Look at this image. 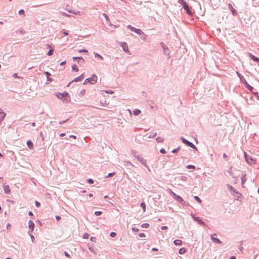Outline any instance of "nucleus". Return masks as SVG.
<instances>
[{"label":"nucleus","instance_id":"obj_9","mask_svg":"<svg viewBox=\"0 0 259 259\" xmlns=\"http://www.w3.org/2000/svg\"><path fill=\"white\" fill-rule=\"evenodd\" d=\"M216 236H217V235L215 233L211 235V239L212 241L214 243H216L218 244H221L222 243L221 241L219 238L214 237Z\"/></svg>","mask_w":259,"mask_h":259},{"label":"nucleus","instance_id":"obj_37","mask_svg":"<svg viewBox=\"0 0 259 259\" xmlns=\"http://www.w3.org/2000/svg\"><path fill=\"white\" fill-rule=\"evenodd\" d=\"M5 116H6V114L5 113L0 115V122H1L4 120V119L5 117Z\"/></svg>","mask_w":259,"mask_h":259},{"label":"nucleus","instance_id":"obj_53","mask_svg":"<svg viewBox=\"0 0 259 259\" xmlns=\"http://www.w3.org/2000/svg\"><path fill=\"white\" fill-rule=\"evenodd\" d=\"M64 254L66 257H70V255L66 251H64Z\"/></svg>","mask_w":259,"mask_h":259},{"label":"nucleus","instance_id":"obj_29","mask_svg":"<svg viewBox=\"0 0 259 259\" xmlns=\"http://www.w3.org/2000/svg\"><path fill=\"white\" fill-rule=\"evenodd\" d=\"M140 206L143 208V212H145L146 210V204L144 202H142L140 204Z\"/></svg>","mask_w":259,"mask_h":259},{"label":"nucleus","instance_id":"obj_60","mask_svg":"<svg viewBox=\"0 0 259 259\" xmlns=\"http://www.w3.org/2000/svg\"><path fill=\"white\" fill-rule=\"evenodd\" d=\"M167 229V227L166 226H162L161 227V229L162 230H166Z\"/></svg>","mask_w":259,"mask_h":259},{"label":"nucleus","instance_id":"obj_57","mask_svg":"<svg viewBox=\"0 0 259 259\" xmlns=\"http://www.w3.org/2000/svg\"><path fill=\"white\" fill-rule=\"evenodd\" d=\"M68 120V119H66V120H63V121H59V124H63V123H65V122H66Z\"/></svg>","mask_w":259,"mask_h":259},{"label":"nucleus","instance_id":"obj_61","mask_svg":"<svg viewBox=\"0 0 259 259\" xmlns=\"http://www.w3.org/2000/svg\"><path fill=\"white\" fill-rule=\"evenodd\" d=\"M96 237H91V238H90V240H91L92 241H94V242L96 241Z\"/></svg>","mask_w":259,"mask_h":259},{"label":"nucleus","instance_id":"obj_59","mask_svg":"<svg viewBox=\"0 0 259 259\" xmlns=\"http://www.w3.org/2000/svg\"><path fill=\"white\" fill-rule=\"evenodd\" d=\"M231 169V168H230L229 170H228L227 172L229 173L230 176H232V172Z\"/></svg>","mask_w":259,"mask_h":259},{"label":"nucleus","instance_id":"obj_52","mask_svg":"<svg viewBox=\"0 0 259 259\" xmlns=\"http://www.w3.org/2000/svg\"><path fill=\"white\" fill-rule=\"evenodd\" d=\"M181 180L183 181H186L187 180V178L185 176H182L181 177Z\"/></svg>","mask_w":259,"mask_h":259},{"label":"nucleus","instance_id":"obj_16","mask_svg":"<svg viewBox=\"0 0 259 259\" xmlns=\"http://www.w3.org/2000/svg\"><path fill=\"white\" fill-rule=\"evenodd\" d=\"M27 145L30 149H32L33 148V144L31 140H28L27 141Z\"/></svg>","mask_w":259,"mask_h":259},{"label":"nucleus","instance_id":"obj_58","mask_svg":"<svg viewBox=\"0 0 259 259\" xmlns=\"http://www.w3.org/2000/svg\"><path fill=\"white\" fill-rule=\"evenodd\" d=\"M103 15L104 16V17L106 18V19L107 20L108 19H109V17L108 16V15L107 14H106L105 13H103Z\"/></svg>","mask_w":259,"mask_h":259},{"label":"nucleus","instance_id":"obj_55","mask_svg":"<svg viewBox=\"0 0 259 259\" xmlns=\"http://www.w3.org/2000/svg\"><path fill=\"white\" fill-rule=\"evenodd\" d=\"M69 137L70 138L74 139H76V136H74V135H72L69 136Z\"/></svg>","mask_w":259,"mask_h":259},{"label":"nucleus","instance_id":"obj_3","mask_svg":"<svg viewBox=\"0 0 259 259\" xmlns=\"http://www.w3.org/2000/svg\"><path fill=\"white\" fill-rule=\"evenodd\" d=\"M97 76L96 74H93L91 77L87 78L83 82V84H86L88 83H90L94 84L97 82Z\"/></svg>","mask_w":259,"mask_h":259},{"label":"nucleus","instance_id":"obj_39","mask_svg":"<svg viewBox=\"0 0 259 259\" xmlns=\"http://www.w3.org/2000/svg\"><path fill=\"white\" fill-rule=\"evenodd\" d=\"M170 194L172 196V197L175 199L176 198V196H177L178 195H177L176 193L173 192L171 190H170Z\"/></svg>","mask_w":259,"mask_h":259},{"label":"nucleus","instance_id":"obj_47","mask_svg":"<svg viewBox=\"0 0 259 259\" xmlns=\"http://www.w3.org/2000/svg\"><path fill=\"white\" fill-rule=\"evenodd\" d=\"M160 152L162 154H165L166 153V151L163 148H161L160 150Z\"/></svg>","mask_w":259,"mask_h":259},{"label":"nucleus","instance_id":"obj_1","mask_svg":"<svg viewBox=\"0 0 259 259\" xmlns=\"http://www.w3.org/2000/svg\"><path fill=\"white\" fill-rule=\"evenodd\" d=\"M56 96L58 99L63 101H65L67 103H69L70 102V96L67 92H65L63 93H58L56 94Z\"/></svg>","mask_w":259,"mask_h":259},{"label":"nucleus","instance_id":"obj_22","mask_svg":"<svg viewBox=\"0 0 259 259\" xmlns=\"http://www.w3.org/2000/svg\"><path fill=\"white\" fill-rule=\"evenodd\" d=\"M174 243L175 244V245L178 246V245H181L182 244V242L181 240L177 239L174 241Z\"/></svg>","mask_w":259,"mask_h":259},{"label":"nucleus","instance_id":"obj_14","mask_svg":"<svg viewBox=\"0 0 259 259\" xmlns=\"http://www.w3.org/2000/svg\"><path fill=\"white\" fill-rule=\"evenodd\" d=\"M28 227L29 229L31 230V231L32 232L34 228V224L31 220L29 221Z\"/></svg>","mask_w":259,"mask_h":259},{"label":"nucleus","instance_id":"obj_20","mask_svg":"<svg viewBox=\"0 0 259 259\" xmlns=\"http://www.w3.org/2000/svg\"><path fill=\"white\" fill-rule=\"evenodd\" d=\"M4 190L5 193H9L10 192V188L9 185L5 186L4 187Z\"/></svg>","mask_w":259,"mask_h":259},{"label":"nucleus","instance_id":"obj_30","mask_svg":"<svg viewBox=\"0 0 259 259\" xmlns=\"http://www.w3.org/2000/svg\"><path fill=\"white\" fill-rule=\"evenodd\" d=\"M150 225L148 223H144L141 225V227L143 228H148Z\"/></svg>","mask_w":259,"mask_h":259},{"label":"nucleus","instance_id":"obj_44","mask_svg":"<svg viewBox=\"0 0 259 259\" xmlns=\"http://www.w3.org/2000/svg\"><path fill=\"white\" fill-rule=\"evenodd\" d=\"M78 52L79 53H87L88 52V51L87 50V49H82V50H79L78 51Z\"/></svg>","mask_w":259,"mask_h":259},{"label":"nucleus","instance_id":"obj_28","mask_svg":"<svg viewBox=\"0 0 259 259\" xmlns=\"http://www.w3.org/2000/svg\"><path fill=\"white\" fill-rule=\"evenodd\" d=\"M136 33L140 35H144V33L140 29L137 28Z\"/></svg>","mask_w":259,"mask_h":259},{"label":"nucleus","instance_id":"obj_13","mask_svg":"<svg viewBox=\"0 0 259 259\" xmlns=\"http://www.w3.org/2000/svg\"><path fill=\"white\" fill-rule=\"evenodd\" d=\"M175 200L181 203L182 205H185L186 202L183 200V198L179 195L176 196Z\"/></svg>","mask_w":259,"mask_h":259},{"label":"nucleus","instance_id":"obj_21","mask_svg":"<svg viewBox=\"0 0 259 259\" xmlns=\"http://www.w3.org/2000/svg\"><path fill=\"white\" fill-rule=\"evenodd\" d=\"M127 28L136 33L137 28L134 27L133 26L128 25L127 26Z\"/></svg>","mask_w":259,"mask_h":259},{"label":"nucleus","instance_id":"obj_46","mask_svg":"<svg viewBox=\"0 0 259 259\" xmlns=\"http://www.w3.org/2000/svg\"><path fill=\"white\" fill-rule=\"evenodd\" d=\"M68 12L70 13L73 14H76L77 13L76 12H75L74 11L71 10H68Z\"/></svg>","mask_w":259,"mask_h":259},{"label":"nucleus","instance_id":"obj_23","mask_svg":"<svg viewBox=\"0 0 259 259\" xmlns=\"http://www.w3.org/2000/svg\"><path fill=\"white\" fill-rule=\"evenodd\" d=\"M141 113V110H139V109H135L134 111H133V114L135 115H138L139 114H140Z\"/></svg>","mask_w":259,"mask_h":259},{"label":"nucleus","instance_id":"obj_40","mask_svg":"<svg viewBox=\"0 0 259 259\" xmlns=\"http://www.w3.org/2000/svg\"><path fill=\"white\" fill-rule=\"evenodd\" d=\"M19 14L20 15H24V13H25V11L23 9H21L19 11V12H18Z\"/></svg>","mask_w":259,"mask_h":259},{"label":"nucleus","instance_id":"obj_5","mask_svg":"<svg viewBox=\"0 0 259 259\" xmlns=\"http://www.w3.org/2000/svg\"><path fill=\"white\" fill-rule=\"evenodd\" d=\"M181 139L183 143L186 144L187 146L192 148V149L197 150V147L191 142L185 139L183 137H181Z\"/></svg>","mask_w":259,"mask_h":259},{"label":"nucleus","instance_id":"obj_49","mask_svg":"<svg viewBox=\"0 0 259 259\" xmlns=\"http://www.w3.org/2000/svg\"><path fill=\"white\" fill-rule=\"evenodd\" d=\"M245 176H243V177H242L241 178V182H242V184H243L245 181H246V179L245 178Z\"/></svg>","mask_w":259,"mask_h":259},{"label":"nucleus","instance_id":"obj_26","mask_svg":"<svg viewBox=\"0 0 259 259\" xmlns=\"http://www.w3.org/2000/svg\"><path fill=\"white\" fill-rule=\"evenodd\" d=\"M179 252L180 254H183L186 252V249L185 248L183 247L179 249Z\"/></svg>","mask_w":259,"mask_h":259},{"label":"nucleus","instance_id":"obj_24","mask_svg":"<svg viewBox=\"0 0 259 259\" xmlns=\"http://www.w3.org/2000/svg\"><path fill=\"white\" fill-rule=\"evenodd\" d=\"M156 141L157 143H162L164 141V139L160 137H158L156 139Z\"/></svg>","mask_w":259,"mask_h":259},{"label":"nucleus","instance_id":"obj_50","mask_svg":"<svg viewBox=\"0 0 259 259\" xmlns=\"http://www.w3.org/2000/svg\"><path fill=\"white\" fill-rule=\"evenodd\" d=\"M29 235L31 237L32 242H34V240H35L34 236L32 234H29Z\"/></svg>","mask_w":259,"mask_h":259},{"label":"nucleus","instance_id":"obj_7","mask_svg":"<svg viewBox=\"0 0 259 259\" xmlns=\"http://www.w3.org/2000/svg\"><path fill=\"white\" fill-rule=\"evenodd\" d=\"M137 159H138V161H139L143 165L145 166L148 169V170L149 171H150V168L146 164V163H147L146 160L143 157L138 156H137Z\"/></svg>","mask_w":259,"mask_h":259},{"label":"nucleus","instance_id":"obj_56","mask_svg":"<svg viewBox=\"0 0 259 259\" xmlns=\"http://www.w3.org/2000/svg\"><path fill=\"white\" fill-rule=\"evenodd\" d=\"M132 230H133V231H135V232H138V231H139V229H138V228H136V227H133V228H132Z\"/></svg>","mask_w":259,"mask_h":259},{"label":"nucleus","instance_id":"obj_17","mask_svg":"<svg viewBox=\"0 0 259 259\" xmlns=\"http://www.w3.org/2000/svg\"><path fill=\"white\" fill-rule=\"evenodd\" d=\"M122 49L125 52H128V46H127V45L126 42H123L122 45Z\"/></svg>","mask_w":259,"mask_h":259},{"label":"nucleus","instance_id":"obj_63","mask_svg":"<svg viewBox=\"0 0 259 259\" xmlns=\"http://www.w3.org/2000/svg\"><path fill=\"white\" fill-rule=\"evenodd\" d=\"M56 219L57 221H58L60 220L61 218V217L60 216L56 215Z\"/></svg>","mask_w":259,"mask_h":259},{"label":"nucleus","instance_id":"obj_54","mask_svg":"<svg viewBox=\"0 0 259 259\" xmlns=\"http://www.w3.org/2000/svg\"><path fill=\"white\" fill-rule=\"evenodd\" d=\"M139 236L141 238H143V237H145V234L143 233H141L139 234Z\"/></svg>","mask_w":259,"mask_h":259},{"label":"nucleus","instance_id":"obj_41","mask_svg":"<svg viewBox=\"0 0 259 259\" xmlns=\"http://www.w3.org/2000/svg\"><path fill=\"white\" fill-rule=\"evenodd\" d=\"M180 149V147H178V148H177L174 149L172 151V152L173 153H176L178 152L179 151Z\"/></svg>","mask_w":259,"mask_h":259},{"label":"nucleus","instance_id":"obj_8","mask_svg":"<svg viewBox=\"0 0 259 259\" xmlns=\"http://www.w3.org/2000/svg\"><path fill=\"white\" fill-rule=\"evenodd\" d=\"M193 219L197 222H198L199 224L203 225L204 226H206L205 223L203 221L202 219H201L198 217H196L194 215H192Z\"/></svg>","mask_w":259,"mask_h":259},{"label":"nucleus","instance_id":"obj_42","mask_svg":"<svg viewBox=\"0 0 259 259\" xmlns=\"http://www.w3.org/2000/svg\"><path fill=\"white\" fill-rule=\"evenodd\" d=\"M87 182L89 184H92L94 182V180L92 179H88L87 180Z\"/></svg>","mask_w":259,"mask_h":259},{"label":"nucleus","instance_id":"obj_25","mask_svg":"<svg viewBox=\"0 0 259 259\" xmlns=\"http://www.w3.org/2000/svg\"><path fill=\"white\" fill-rule=\"evenodd\" d=\"M94 54L95 58H99L101 60H102L103 59V57L97 53L94 52Z\"/></svg>","mask_w":259,"mask_h":259},{"label":"nucleus","instance_id":"obj_45","mask_svg":"<svg viewBox=\"0 0 259 259\" xmlns=\"http://www.w3.org/2000/svg\"><path fill=\"white\" fill-rule=\"evenodd\" d=\"M116 235V233L114 232H112L110 233V236L111 237H115Z\"/></svg>","mask_w":259,"mask_h":259},{"label":"nucleus","instance_id":"obj_6","mask_svg":"<svg viewBox=\"0 0 259 259\" xmlns=\"http://www.w3.org/2000/svg\"><path fill=\"white\" fill-rule=\"evenodd\" d=\"M244 158L247 163L249 164H252L255 162L253 157L251 156L247 155L246 152H244Z\"/></svg>","mask_w":259,"mask_h":259},{"label":"nucleus","instance_id":"obj_2","mask_svg":"<svg viewBox=\"0 0 259 259\" xmlns=\"http://www.w3.org/2000/svg\"><path fill=\"white\" fill-rule=\"evenodd\" d=\"M183 7L187 13L190 16H193V13L188 4L185 0H179L178 2Z\"/></svg>","mask_w":259,"mask_h":259},{"label":"nucleus","instance_id":"obj_35","mask_svg":"<svg viewBox=\"0 0 259 259\" xmlns=\"http://www.w3.org/2000/svg\"><path fill=\"white\" fill-rule=\"evenodd\" d=\"M85 93V90H81V91H80V92H79V93L78 95H79V96H83V95H84Z\"/></svg>","mask_w":259,"mask_h":259},{"label":"nucleus","instance_id":"obj_38","mask_svg":"<svg viewBox=\"0 0 259 259\" xmlns=\"http://www.w3.org/2000/svg\"><path fill=\"white\" fill-rule=\"evenodd\" d=\"M170 194L172 196V197L175 199L176 198V196H177L178 195H177L176 193L173 192L171 190H170Z\"/></svg>","mask_w":259,"mask_h":259},{"label":"nucleus","instance_id":"obj_62","mask_svg":"<svg viewBox=\"0 0 259 259\" xmlns=\"http://www.w3.org/2000/svg\"><path fill=\"white\" fill-rule=\"evenodd\" d=\"M89 249L92 252H94V250L92 247H89Z\"/></svg>","mask_w":259,"mask_h":259},{"label":"nucleus","instance_id":"obj_15","mask_svg":"<svg viewBox=\"0 0 259 259\" xmlns=\"http://www.w3.org/2000/svg\"><path fill=\"white\" fill-rule=\"evenodd\" d=\"M249 56L250 57V58L252 60H253L255 62H258L259 63V58L255 56L254 55L250 54V53H249Z\"/></svg>","mask_w":259,"mask_h":259},{"label":"nucleus","instance_id":"obj_36","mask_svg":"<svg viewBox=\"0 0 259 259\" xmlns=\"http://www.w3.org/2000/svg\"><path fill=\"white\" fill-rule=\"evenodd\" d=\"M95 215L97 216L100 215L102 214V211H96L94 212Z\"/></svg>","mask_w":259,"mask_h":259},{"label":"nucleus","instance_id":"obj_33","mask_svg":"<svg viewBox=\"0 0 259 259\" xmlns=\"http://www.w3.org/2000/svg\"><path fill=\"white\" fill-rule=\"evenodd\" d=\"M194 199L199 203H201V202H202V200L200 199V198L197 196H194Z\"/></svg>","mask_w":259,"mask_h":259},{"label":"nucleus","instance_id":"obj_19","mask_svg":"<svg viewBox=\"0 0 259 259\" xmlns=\"http://www.w3.org/2000/svg\"><path fill=\"white\" fill-rule=\"evenodd\" d=\"M72 59L73 61H75L76 60H81V64H83L84 62V61L82 57H73Z\"/></svg>","mask_w":259,"mask_h":259},{"label":"nucleus","instance_id":"obj_34","mask_svg":"<svg viewBox=\"0 0 259 259\" xmlns=\"http://www.w3.org/2000/svg\"><path fill=\"white\" fill-rule=\"evenodd\" d=\"M53 52H54V49H51L49 52H48L47 53V55L48 56H52L53 54Z\"/></svg>","mask_w":259,"mask_h":259},{"label":"nucleus","instance_id":"obj_12","mask_svg":"<svg viewBox=\"0 0 259 259\" xmlns=\"http://www.w3.org/2000/svg\"><path fill=\"white\" fill-rule=\"evenodd\" d=\"M227 187L228 190H229V191L231 193H236V194L239 193L238 191L236 189H235L234 188H233L232 186H231L229 184H227Z\"/></svg>","mask_w":259,"mask_h":259},{"label":"nucleus","instance_id":"obj_32","mask_svg":"<svg viewBox=\"0 0 259 259\" xmlns=\"http://www.w3.org/2000/svg\"><path fill=\"white\" fill-rule=\"evenodd\" d=\"M186 167L187 169H195V166L193 165H187Z\"/></svg>","mask_w":259,"mask_h":259},{"label":"nucleus","instance_id":"obj_64","mask_svg":"<svg viewBox=\"0 0 259 259\" xmlns=\"http://www.w3.org/2000/svg\"><path fill=\"white\" fill-rule=\"evenodd\" d=\"M13 76L15 78H19V77L18 76V74L17 73H14L13 75Z\"/></svg>","mask_w":259,"mask_h":259},{"label":"nucleus","instance_id":"obj_18","mask_svg":"<svg viewBox=\"0 0 259 259\" xmlns=\"http://www.w3.org/2000/svg\"><path fill=\"white\" fill-rule=\"evenodd\" d=\"M244 83L245 84V86L250 91H253V90L254 89V88L250 85L246 81H245L244 82Z\"/></svg>","mask_w":259,"mask_h":259},{"label":"nucleus","instance_id":"obj_43","mask_svg":"<svg viewBox=\"0 0 259 259\" xmlns=\"http://www.w3.org/2000/svg\"><path fill=\"white\" fill-rule=\"evenodd\" d=\"M115 175V172H111L108 174V175L106 176V178H111L113 177Z\"/></svg>","mask_w":259,"mask_h":259},{"label":"nucleus","instance_id":"obj_4","mask_svg":"<svg viewBox=\"0 0 259 259\" xmlns=\"http://www.w3.org/2000/svg\"><path fill=\"white\" fill-rule=\"evenodd\" d=\"M160 45L163 49L164 54L165 56H168V58H170V50L169 48L164 44L163 42H160Z\"/></svg>","mask_w":259,"mask_h":259},{"label":"nucleus","instance_id":"obj_51","mask_svg":"<svg viewBox=\"0 0 259 259\" xmlns=\"http://www.w3.org/2000/svg\"><path fill=\"white\" fill-rule=\"evenodd\" d=\"M89 235L88 233H84L83 236V238L84 239H87L89 237Z\"/></svg>","mask_w":259,"mask_h":259},{"label":"nucleus","instance_id":"obj_27","mask_svg":"<svg viewBox=\"0 0 259 259\" xmlns=\"http://www.w3.org/2000/svg\"><path fill=\"white\" fill-rule=\"evenodd\" d=\"M72 71H76V72L78 71V67L76 66V65H75V64H73L72 65Z\"/></svg>","mask_w":259,"mask_h":259},{"label":"nucleus","instance_id":"obj_11","mask_svg":"<svg viewBox=\"0 0 259 259\" xmlns=\"http://www.w3.org/2000/svg\"><path fill=\"white\" fill-rule=\"evenodd\" d=\"M228 8H229V10L231 11V12L233 16H235L237 15V11L234 9V8H233L232 5L230 3L228 4Z\"/></svg>","mask_w":259,"mask_h":259},{"label":"nucleus","instance_id":"obj_10","mask_svg":"<svg viewBox=\"0 0 259 259\" xmlns=\"http://www.w3.org/2000/svg\"><path fill=\"white\" fill-rule=\"evenodd\" d=\"M83 75H84V73H82L78 77L75 78L74 79H73V80L72 81L68 83L67 87H69L72 82H74V81L77 82V81H80L81 80H82L83 79Z\"/></svg>","mask_w":259,"mask_h":259},{"label":"nucleus","instance_id":"obj_31","mask_svg":"<svg viewBox=\"0 0 259 259\" xmlns=\"http://www.w3.org/2000/svg\"><path fill=\"white\" fill-rule=\"evenodd\" d=\"M157 136L156 133H153L151 134H150L149 136V138H154Z\"/></svg>","mask_w":259,"mask_h":259},{"label":"nucleus","instance_id":"obj_48","mask_svg":"<svg viewBox=\"0 0 259 259\" xmlns=\"http://www.w3.org/2000/svg\"><path fill=\"white\" fill-rule=\"evenodd\" d=\"M35 206L37 207H39L40 206V203L37 201H35Z\"/></svg>","mask_w":259,"mask_h":259}]
</instances>
